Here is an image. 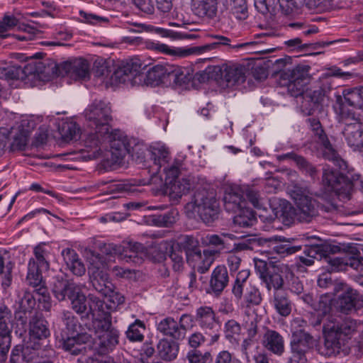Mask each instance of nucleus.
<instances>
[{
	"label": "nucleus",
	"instance_id": "1",
	"mask_svg": "<svg viewBox=\"0 0 363 363\" xmlns=\"http://www.w3.org/2000/svg\"><path fill=\"white\" fill-rule=\"evenodd\" d=\"M111 107L101 100H94L84 111V116L91 129L83 133L84 148L87 160L96 157L101 151L99 147L106 139L111 137L109 123L112 120Z\"/></svg>",
	"mask_w": 363,
	"mask_h": 363
},
{
	"label": "nucleus",
	"instance_id": "2",
	"mask_svg": "<svg viewBox=\"0 0 363 363\" xmlns=\"http://www.w3.org/2000/svg\"><path fill=\"white\" fill-rule=\"evenodd\" d=\"M143 62L133 58L123 62L113 74L112 80L116 83H130L132 85L157 86L167 83L169 65H157L150 68L144 75Z\"/></svg>",
	"mask_w": 363,
	"mask_h": 363
},
{
	"label": "nucleus",
	"instance_id": "3",
	"mask_svg": "<svg viewBox=\"0 0 363 363\" xmlns=\"http://www.w3.org/2000/svg\"><path fill=\"white\" fill-rule=\"evenodd\" d=\"M291 60L289 57L276 60L274 62V78L279 86L286 87L292 96L298 97L303 94L309 84L311 67L301 65L291 69L287 68Z\"/></svg>",
	"mask_w": 363,
	"mask_h": 363
},
{
	"label": "nucleus",
	"instance_id": "4",
	"mask_svg": "<svg viewBox=\"0 0 363 363\" xmlns=\"http://www.w3.org/2000/svg\"><path fill=\"white\" fill-rule=\"evenodd\" d=\"M359 325L357 321L347 318L341 323L329 320L323 325L325 354L332 355L339 352L347 339L355 333Z\"/></svg>",
	"mask_w": 363,
	"mask_h": 363
},
{
	"label": "nucleus",
	"instance_id": "5",
	"mask_svg": "<svg viewBox=\"0 0 363 363\" xmlns=\"http://www.w3.org/2000/svg\"><path fill=\"white\" fill-rule=\"evenodd\" d=\"M187 211L196 213L206 223L213 221L219 213V203L214 193L208 191L206 187L200 189L196 188L191 202L186 206Z\"/></svg>",
	"mask_w": 363,
	"mask_h": 363
},
{
	"label": "nucleus",
	"instance_id": "6",
	"mask_svg": "<svg viewBox=\"0 0 363 363\" xmlns=\"http://www.w3.org/2000/svg\"><path fill=\"white\" fill-rule=\"evenodd\" d=\"M342 96L345 103L337 111L340 120L363 121V86L345 89Z\"/></svg>",
	"mask_w": 363,
	"mask_h": 363
},
{
	"label": "nucleus",
	"instance_id": "7",
	"mask_svg": "<svg viewBox=\"0 0 363 363\" xmlns=\"http://www.w3.org/2000/svg\"><path fill=\"white\" fill-rule=\"evenodd\" d=\"M290 194L296 204V219L300 222H311L318 214V210L309 189L306 186L295 185L290 190Z\"/></svg>",
	"mask_w": 363,
	"mask_h": 363
},
{
	"label": "nucleus",
	"instance_id": "8",
	"mask_svg": "<svg viewBox=\"0 0 363 363\" xmlns=\"http://www.w3.org/2000/svg\"><path fill=\"white\" fill-rule=\"evenodd\" d=\"M103 254L111 257L118 255L127 262L140 264L145 256L143 245L139 242H129L124 245L105 244L101 249Z\"/></svg>",
	"mask_w": 363,
	"mask_h": 363
},
{
	"label": "nucleus",
	"instance_id": "9",
	"mask_svg": "<svg viewBox=\"0 0 363 363\" xmlns=\"http://www.w3.org/2000/svg\"><path fill=\"white\" fill-rule=\"evenodd\" d=\"M89 257L90 267L89 272L93 287L102 296L111 292L113 284L109 281L108 275L105 270V264L102 257L93 251Z\"/></svg>",
	"mask_w": 363,
	"mask_h": 363
},
{
	"label": "nucleus",
	"instance_id": "10",
	"mask_svg": "<svg viewBox=\"0 0 363 363\" xmlns=\"http://www.w3.org/2000/svg\"><path fill=\"white\" fill-rule=\"evenodd\" d=\"M308 121L314 133L315 141L320 146L323 156L326 159L332 160L340 169H345L347 167L346 162L339 157L336 151L332 147L327 136L324 134L321 128L319 121L315 118H308Z\"/></svg>",
	"mask_w": 363,
	"mask_h": 363
},
{
	"label": "nucleus",
	"instance_id": "11",
	"mask_svg": "<svg viewBox=\"0 0 363 363\" xmlns=\"http://www.w3.org/2000/svg\"><path fill=\"white\" fill-rule=\"evenodd\" d=\"M69 300L72 309L79 314H91L92 317H94L96 313L104 310V303L99 298L91 294L86 298L77 289L69 296Z\"/></svg>",
	"mask_w": 363,
	"mask_h": 363
},
{
	"label": "nucleus",
	"instance_id": "12",
	"mask_svg": "<svg viewBox=\"0 0 363 363\" xmlns=\"http://www.w3.org/2000/svg\"><path fill=\"white\" fill-rule=\"evenodd\" d=\"M314 340L303 330L294 332L291 341L293 356L291 363H306L305 354L313 346Z\"/></svg>",
	"mask_w": 363,
	"mask_h": 363
},
{
	"label": "nucleus",
	"instance_id": "13",
	"mask_svg": "<svg viewBox=\"0 0 363 363\" xmlns=\"http://www.w3.org/2000/svg\"><path fill=\"white\" fill-rule=\"evenodd\" d=\"M12 313L4 304H0V361L4 360L11 343Z\"/></svg>",
	"mask_w": 363,
	"mask_h": 363
},
{
	"label": "nucleus",
	"instance_id": "14",
	"mask_svg": "<svg viewBox=\"0 0 363 363\" xmlns=\"http://www.w3.org/2000/svg\"><path fill=\"white\" fill-rule=\"evenodd\" d=\"M211 38L215 40L214 42L205 44L201 46H195V47H191V54H201L203 52H206L218 48L220 45H225L229 46L231 48L233 49H239V48H246L251 50L254 52H269L272 50V49H267L265 51L262 50H258L255 49V47L257 46V43L255 41H250L247 43H239L236 45H231L230 41L231 40L225 36L220 35H212Z\"/></svg>",
	"mask_w": 363,
	"mask_h": 363
},
{
	"label": "nucleus",
	"instance_id": "15",
	"mask_svg": "<svg viewBox=\"0 0 363 363\" xmlns=\"http://www.w3.org/2000/svg\"><path fill=\"white\" fill-rule=\"evenodd\" d=\"M216 253L217 251L213 250H206L201 252L198 248L188 249L185 252L187 262L201 274L209 269Z\"/></svg>",
	"mask_w": 363,
	"mask_h": 363
},
{
	"label": "nucleus",
	"instance_id": "16",
	"mask_svg": "<svg viewBox=\"0 0 363 363\" xmlns=\"http://www.w3.org/2000/svg\"><path fill=\"white\" fill-rule=\"evenodd\" d=\"M222 74L228 87L238 86L246 80H247L249 86L252 83V79L250 78V70L243 65H233L226 66Z\"/></svg>",
	"mask_w": 363,
	"mask_h": 363
},
{
	"label": "nucleus",
	"instance_id": "17",
	"mask_svg": "<svg viewBox=\"0 0 363 363\" xmlns=\"http://www.w3.org/2000/svg\"><path fill=\"white\" fill-rule=\"evenodd\" d=\"M223 203L225 211L235 213L247 207V201L244 198L243 192L239 188L230 187L225 190Z\"/></svg>",
	"mask_w": 363,
	"mask_h": 363
},
{
	"label": "nucleus",
	"instance_id": "18",
	"mask_svg": "<svg viewBox=\"0 0 363 363\" xmlns=\"http://www.w3.org/2000/svg\"><path fill=\"white\" fill-rule=\"evenodd\" d=\"M48 322L43 318L33 316L29 323V338L28 341L38 343L43 346V342L50 336Z\"/></svg>",
	"mask_w": 363,
	"mask_h": 363
},
{
	"label": "nucleus",
	"instance_id": "19",
	"mask_svg": "<svg viewBox=\"0 0 363 363\" xmlns=\"http://www.w3.org/2000/svg\"><path fill=\"white\" fill-rule=\"evenodd\" d=\"M108 142L110 143V153L111 156V160L115 163H120L124 159L126 154H130L132 157L134 156L135 149L133 148L130 150L125 144L123 141L120 140H116L115 135L111 132V137L106 139L101 144H100L99 147L101 149V146L104 143ZM102 150H101L99 155L96 157H99L101 154ZM96 159V157L94 158Z\"/></svg>",
	"mask_w": 363,
	"mask_h": 363
},
{
	"label": "nucleus",
	"instance_id": "20",
	"mask_svg": "<svg viewBox=\"0 0 363 363\" xmlns=\"http://www.w3.org/2000/svg\"><path fill=\"white\" fill-rule=\"evenodd\" d=\"M228 282L229 277L226 267L223 265L218 266L211 274L208 292L218 296L228 286Z\"/></svg>",
	"mask_w": 363,
	"mask_h": 363
},
{
	"label": "nucleus",
	"instance_id": "21",
	"mask_svg": "<svg viewBox=\"0 0 363 363\" xmlns=\"http://www.w3.org/2000/svg\"><path fill=\"white\" fill-rule=\"evenodd\" d=\"M148 50L162 53L176 58H183L191 55L190 48L172 47L159 41H148L146 43Z\"/></svg>",
	"mask_w": 363,
	"mask_h": 363
},
{
	"label": "nucleus",
	"instance_id": "22",
	"mask_svg": "<svg viewBox=\"0 0 363 363\" xmlns=\"http://www.w3.org/2000/svg\"><path fill=\"white\" fill-rule=\"evenodd\" d=\"M346 124L343 134L348 145L354 148L363 146V125L362 121H354L347 123V121H342Z\"/></svg>",
	"mask_w": 363,
	"mask_h": 363
},
{
	"label": "nucleus",
	"instance_id": "23",
	"mask_svg": "<svg viewBox=\"0 0 363 363\" xmlns=\"http://www.w3.org/2000/svg\"><path fill=\"white\" fill-rule=\"evenodd\" d=\"M77 289V286L75 284L70 282L62 277L56 276L53 278L52 291L55 297L60 301H64L66 297L69 298V296L72 295Z\"/></svg>",
	"mask_w": 363,
	"mask_h": 363
},
{
	"label": "nucleus",
	"instance_id": "24",
	"mask_svg": "<svg viewBox=\"0 0 363 363\" xmlns=\"http://www.w3.org/2000/svg\"><path fill=\"white\" fill-rule=\"evenodd\" d=\"M338 304L342 312L347 313L352 309H359L362 307L363 299L357 291L348 288L339 297Z\"/></svg>",
	"mask_w": 363,
	"mask_h": 363
},
{
	"label": "nucleus",
	"instance_id": "25",
	"mask_svg": "<svg viewBox=\"0 0 363 363\" xmlns=\"http://www.w3.org/2000/svg\"><path fill=\"white\" fill-rule=\"evenodd\" d=\"M255 266L262 284L270 291L272 284V259H255Z\"/></svg>",
	"mask_w": 363,
	"mask_h": 363
},
{
	"label": "nucleus",
	"instance_id": "26",
	"mask_svg": "<svg viewBox=\"0 0 363 363\" xmlns=\"http://www.w3.org/2000/svg\"><path fill=\"white\" fill-rule=\"evenodd\" d=\"M343 173L333 170L329 167H324L323 174V182L326 186V190L328 191H335L340 193L342 191L344 180Z\"/></svg>",
	"mask_w": 363,
	"mask_h": 363
},
{
	"label": "nucleus",
	"instance_id": "27",
	"mask_svg": "<svg viewBox=\"0 0 363 363\" xmlns=\"http://www.w3.org/2000/svg\"><path fill=\"white\" fill-rule=\"evenodd\" d=\"M118 331L116 329H113L96 337L95 345L99 350V353L105 354L112 351L118 343Z\"/></svg>",
	"mask_w": 363,
	"mask_h": 363
},
{
	"label": "nucleus",
	"instance_id": "28",
	"mask_svg": "<svg viewBox=\"0 0 363 363\" xmlns=\"http://www.w3.org/2000/svg\"><path fill=\"white\" fill-rule=\"evenodd\" d=\"M179 351V345L174 340L163 338L159 341L157 345L158 357L167 362L175 359Z\"/></svg>",
	"mask_w": 363,
	"mask_h": 363
},
{
	"label": "nucleus",
	"instance_id": "29",
	"mask_svg": "<svg viewBox=\"0 0 363 363\" xmlns=\"http://www.w3.org/2000/svg\"><path fill=\"white\" fill-rule=\"evenodd\" d=\"M62 255L67 269H69L73 274L81 277L85 274L86 268L84 264L74 250L69 248L65 249L62 250Z\"/></svg>",
	"mask_w": 363,
	"mask_h": 363
},
{
	"label": "nucleus",
	"instance_id": "30",
	"mask_svg": "<svg viewBox=\"0 0 363 363\" xmlns=\"http://www.w3.org/2000/svg\"><path fill=\"white\" fill-rule=\"evenodd\" d=\"M195 320L203 330H214L217 327L215 313L208 306H201L196 309Z\"/></svg>",
	"mask_w": 363,
	"mask_h": 363
},
{
	"label": "nucleus",
	"instance_id": "31",
	"mask_svg": "<svg viewBox=\"0 0 363 363\" xmlns=\"http://www.w3.org/2000/svg\"><path fill=\"white\" fill-rule=\"evenodd\" d=\"M275 218L274 223L279 221L285 225L291 224L294 220L296 219V211L291 204L286 201L281 200L276 208L274 209Z\"/></svg>",
	"mask_w": 363,
	"mask_h": 363
},
{
	"label": "nucleus",
	"instance_id": "32",
	"mask_svg": "<svg viewBox=\"0 0 363 363\" xmlns=\"http://www.w3.org/2000/svg\"><path fill=\"white\" fill-rule=\"evenodd\" d=\"M157 330L164 335L174 340H182L185 337V333L179 328V323L172 318L162 320L157 325Z\"/></svg>",
	"mask_w": 363,
	"mask_h": 363
},
{
	"label": "nucleus",
	"instance_id": "33",
	"mask_svg": "<svg viewBox=\"0 0 363 363\" xmlns=\"http://www.w3.org/2000/svg\"><path fill=\"white\" fill-rule=\"evenodd\" d=\"M191 76L188 70L175 65H169L167 83L174 86H181L188 84Z\"/></svg>",
	"mask_w": 363,
	"mask_h": 363
},
{
	"label": "nucleus",
	"instance_id": "34",
	"mask_svg": "<svg viewBox=\"0 0 363 363\" xmlns=\"http://www.w3.org/2000/svg\"><path fill=\"white\" fill-rule=\"evenodd\" d=\"M90 335L86 333L68 334L67 337L62 335L61 341L65 350L71 352L73 354H77L80 351L79 345L86 343L90 340Z\"/></svg>",
	"mask_w": 363,
	"mask_h": 363
},
{
	"label": "nucleus",
	"instance_id": "35",
	"mask_svg": "<svg viewBox=\"0 0 363 363\" xmlns=\"http://www.w3.org/2000/svg\"><path fill=\"white\" fill-rule=\"evenodd\" d=\"M194 182L191 178L178 179L166 185L170 196L178 199L186 194L193 186Z\"/></svg>",
	"mask_w": 363,
	"mask_h": 363
},
{
	"label": "nucleus",
	"instance_id": "36",
	"mask_svg": "<svg viewBox=\"0 0 363 363\" xmlns=\"http://www.w3.org/2000/svg\"><path fill=\"white\" fill-rule=\"evenodd\" d=\"M92 329L96 337L115 329L112 327L111 315L104 313L103 310L96 313V315L93 317Z\"/></svg>",
	"mask_w": 363,
	"mask_h": 363
},
{
	"label": "nucleus",
	"instance_id": "37",
	"mask_svg": "<svg viewBox=\"0 0 363 363\" xmlns=\"http://www.w3.org/2000/svg\"><path fill=\"white\" fill-rule=\"evenodd\" d=\"M151 158L157 166V172H161L162 168L170 160L169 149L163 145H156L151 147Z\"/></svg>",
	"mask_w": 363,
	"mask_h": 363
},
{
	"label": "nucleus",
	"instance_id": "38",
	"mask_svg": "<svg viewBox=\"0 0 363 363\" xmlns=\"http://www.w3.org/2000/svg\"><path fill=\"white\" fill-rule=\"evenodd\" d=\"M33 254L36 265L41 270L47 271L50 267L48 262L49 250L45 243H40L34 247Z\"/></svg>",
	"mask_w": 363,
	"mask_h": 363
},
{
	"label": "nucleus",
	"instance_id": "39",
	"mask_svg": "<svg viewBox=\"0 0 363 363\" xmlns=\"http://www.w3.org/2000/svg\"><path fill=\"white\" fill-rule=\"evenodd\" d=\"M235 238L236 236L231 233L208 234L203 238V243L206 245L218 247L223 250L226 248L228 239L233 240Z\"/></svg>",
	"mask_w": 363,
	"mask_h": 363
},
{
	"label": "nucleus",
	"instance_id": "40",
	"mask_svg": "<svg viewBox=\"0 0 363 363\" xmlns=\"http://www.w3.org/2000/svg\"><path fill=\"white\" fill-rule=\"evenodd\" d=\"M238 214L233 218V222L241 228H248L254 225L256 218L254 211L247 206L238 211Z\"/></svg>",
	"mask_w": 363,
	"mask_h": 363
},
{
	"label": "nucleus",
	"instance_id": "41",
	"mask_svg": "<svg viewBox=\"0 0 363 363\" xmlns=\"http://www.w3.org/2000/svg\"><path fill=\"white\" fill-rule=\"evenodd\" d=\"M143 247L146 255L144 256L142 261L145 258H149L154 262H162L166 259L167 246L165 243L152 245L149 249L145 248L144 246Z\"/></svg>",
	"mask_w": 363,
	"mask_h": 363
},
{
	"label": "nucleus",
	"instance_id": "42",
	"mask_svg": "<svg viewBox=\"0 0 363 363\" xmlns=\"http://www.w3.org/2000/svg\"><path fill=\"white\" fill-rule=\"evenodd\" d=\"M43 271V270H41L38 267L35 260L34 259H30L28 262V274L26 277L28 284L33 288H36L40 286L43 282L41 275V272Z\"/></svg>",
	"mask_w": 363,
	"mask_h": 363
},
{
	"label": "nucleus",
	"instance_id": "43",
	"mask_svg": "<svg viewBox=\"0 0 363 363\" xmlns=\"http://www.w3.org/2000/svg\"><path fill=\"white\" fill-rule=\"evenodd\" d=\"M258 315L252 312H247L243 317L242 326L247 330L248 337L253 338L257 333Z\"/></svg>",
	"mask_w": 363,
	"mask_h": 363
},
{
	"label": "nucleus",
	"instance_id": "44",
	"mask_svg": "<svg viewBox=\"0 0 363 363\" xmlns=\"http://www.w3.org/2000/svg\"><path fill=\"white\" fill-rule=\"evenodd\" d=\"M181 166L180 161L174 160L172 163L169 162L162 167L161 172L162 171L165 174L164 182L166 185L178 179Z\"/></svg>",
	"mask_w": 363,
	"mask_h": 363
},
{
	"label": "nucleus",
	"instance_id": "45",
	"mask_svg": "<svg viewBox=\"0 0 363 363\" xmlns=\"http://www.w3.org/2000/svg\"><path fill=\"white\" fill-rule=\"evenodd\" d=\"M344 178L342 191H350L353 188L363 191V180L361 179L359 174L348 172L344 175Z\"/></svg>",
	"mask_w": 363,
	"mask_h": 363
},
{
	"label": "nucleus",
	"instance_id": "46",
	"mask_svg": "<svg viewBox=\"0 0 363 363\" xmlns=\"http://www.w3.org/2000/svg\"><path fill=\"white\" fill-rule=\"evenodd\" d=\"M61 320L65 325L68 334L74 335L79 333L80 325L77 318L71 311H64L62 313Z\"/></svg>",
	"mask_w": 363,
	"mask_h": 363
},
{
	"label": "nucleus",
	"instance_id": "47",
	"mask_svg": "<svg viewBox=\"0 0 363 363\" xmlns=\"http://www.w3.org/2000/svg\"><path fill=\"white\" fill-rule=\"evenodd\" d=\"M71 74L76 79H86L89 77V65L85 60H76L71 67Z\"/></svg>",
	"mask_w": 363,
	"mask_h": 363
},
{
	"label": "nucleus",
	"instance_id": "48",
	"mask_svg": "<svg viewBox=\"0 0 363 363\" xmlns=\"http://www.w3.org/2000/svg\"><path fill=\"white\" fill-rule=\"evenodd\" d=\"M60 133L65 140H77L81 138L79 128L74 121L64 122L60 128Z\"/></svg>",
	"mask_w": 363,
	"mask_h": 363
},
{
	"label": "nucleus",
	"instance_id": "49",
	"mask_svg": "<svg viewBox=\"0 0 363 363\" xmlns=\"http://www.w3.org/2000/svg\"><path fill=\"white\" fill-rule=\"evenodd\" d=\"M282 240L281 237L274 236V252L279 255L281 257L285 255H290L297 252L300 247L291 246L288 241H284L281 243Z\"/></svg>",
	"mask_w": 363,
	"mask_h": 363
},
{
	"label": "nucleus",
	"instance_id": "50",
	"mask_svg": "<svg viewBox=\"0 0 363 363\" xmlns=\"http://www.w3.org/2000/svg\"><path fill=\"white\" fill-rule=\"evenodd\" d=\"M289 274L290 270L287 265L274 263V288L280 289Z\"/></svg>",
	"mask_w": 363,
	"mask_h": 363
},
{
	"label": "nucleus",
	"instance_id": "51",
	"mask_svg": "<svg viewBox=\"0 0 363 363\" xmlns=\"http://www.w3.org/2000/svg\"><path fill=\"white\" fill-rule=\"evenodd\" d=\"M201 16L213 18L217 12V0H201L197 7Z\"/></svg>",
	"mask_w": 363,
	"mask_h": 363
},
{
	"label": "nucleus",
	"instance_id": "52",
	"mask_svg": "<svg viewBox=\"0 0 363 363\" xmlns=\"http://www.w3.org/2000/svg\"><path fill=\"white\" fill-rule=\"evenodd\" d=\"M324 97L323 91L321 89L315 90L307 93L304 96V103L310 102L309 109L306 111V113L311 115L313 111L318 107L319 104L323 101Z\"/></svg>",
	"mask_w": 363,
	"mask_h": 363
},
{
	"label": "nucleus",
	"instance_id": "53",
	"mask_svg": "<svg viewBox=\"0 0 363 363\" xmlns=\"http://www.w3.org/2000/svg\"><path fill=\"white\" fill-rule=\"evenodd\" d=\"M41 345L38 343L28 341L26 345L21 348L22 353V361L26 362H30L33 361L36 357L39 355V350L41 348Z\"/></svg>",
	"mask_w": 363,
	"mask_h": 363
},
{
	"label": "nucleus",
	"instance_id": "54",
	"mask_svg": "<svg viewBox=\"0 0 363 363\" xmlns=\"http://www.w3.org/2000/svg\"><path fill=\"white\" fill-rule=\"evenodd\" d=\"M29 138L28 130H21L17 133L11 144V149L13 151L23 150L26 149Z\"/></svg>",
	"mask_w": 363,
	"mask_h": 363
},
{
	"label": "nucleus",
	"instance_id": "55",
	"mask_svg": "<svg viewBox=\"0 0 363 363\" xmlns=\"http://www.w3.org/2000/svg\"><path fill=\"white\" fill-rule=\"evenodd\" d=\"M188 363H207L212 361V356L210 352L202 353L198 350H189L186 356Z\"/></svg>",
	"mask_w": 363,
	"mask_h": 363
},
{
	"label": "nucleus",
	"instance_id": "56",
	"mask_svg": "<svg viewBox=\"0 0 363 363\" xmlns=\"http://www.w3.org/2000/svg\"><path fill=\"white\" fill-rule=\"evenodd\" d=\"M279 294H275V308L277 312L282 316H287L291 311V307L289 301L285 296V292H281Z\"/></svg>",
	"mask_w": 363,
	"mask_h": 363
},
{
	"label": "nucleus",
	"instance_id": "57",
	"mask_svg": "<svg viewBox=\"0 0 363 363\" xmlns=\"http://www.w3.org/2000/svg\"><path fill=\"white\" fill-rule=\"evenodd\" d=\"M231 11L236 18L245 20L248 16L246 0H233Z\"/></svg>",
	"mask_w": 363,
	"mask_h": 363
},
{
	"label": "nucleus",
	"instance_id": "58",
	"mask_svg": "<svg viewBox=\"0 0 363 363\" xmlns=\"http://www.w3.org/2000/svg\"><path fill=\"white\" fill-rule=\"evenodd\" d=\"M141 329H144V324L140 320H135V323L129 326L126 332L128 339L133 342L142 341L144 336Z\"/></svg>",
	"mask_w": 363,
	"mask_h": 363
},
{
	"label": "nucleus",
	"instance_id": "59",
	"mask_svg": "<svg viewBox=\"0 0 363 363\" xmlns=\"http://www.w3.org/2000/svg\"><path fill=\"white\" fill-rule=\"evenodd\" d=\"M21 69L5 61H0V78L16 79L19 77Z\"/></svg>",
	"mask_w": 363,
	"mask_h": 363
},
{
	"label": "nucleus",
	"instance_id": "60",
	"mask_svg": "<svg viewBox=\"0 0 363 363\" xmlns=\"http://www.w3.org/2000/svg\"><path fill=\"white\" fill-rule=\"evenodd\" d=\"M286 156L291 158L300 169H301L303 171H305L311 177H314L316 175L315 168L312 164L308 163L303 157L297 155L294 153L289 154Z\"/></svg>",
	"mask_w": 363,
	"mask_h": 363
},
{
	"label": "nucleus",
	"instance_id": "61",
	"mask_svg": "<svg viewBox=\"0 0 363 363\" xmlns=\"http://www.w3.org/2000/svg\"><path fill=\"white\" fill-rule=\"evenodd\" d=\"M35 297L31 293L24 291L22 297L19 298L18 301V309L21 312L26 313L32 309L35 304Z\"/></svg>",
	"mask_w": 363,
	"mask_h": 363
},
{
	"label": "nucleus",
	"instance_id": "62",
	"mask_svg": "<svg viewBox=\"0 0 363 363\" xmlns=\"http://www.w3.org/2000/svg\"><path fill=\"white\" fill-rule=\"evenodd\" d=\"M270 60L267 61V63H264V67L256 66L250 72V78H252L257 82H259L267 77L268 73L267 69L270 67ZM253 83L252 81L251 84Z\"/></svg>",
	"mask_w": 363,
	"mask_h": 363
},
{
	"label": "nucleus",
	"instance_id": "63",
	"mask_svg": "<svg viewBox=\"0 0 363 363\" xmlns=\"http://www.w3.org/2000/svg\"><path fill=\"white\" fill-rule=\"evenodd\" d=\"M245 299L248 304L258 305L262 298L259 290L255 286H250V288H246Z\"/></svg>",
	"mask_w": 363,
	"mask_h": 363
},
{
	"label": "nucleus",
	"instance_id": "64",
	"mask_svg": "<svg viewBox=\"0 0 363 363\" xmlns=\"http://www.w3.org/2000/svg\"><path fill=\"white\" fill-rule=\"evenodd\" d=\"M214 363H242L240 359L233 357L227 350L219 352L215 357Z\"/></svg>",
	"mask_w": 363,
	"mask_h": 363
}]
</instances>
